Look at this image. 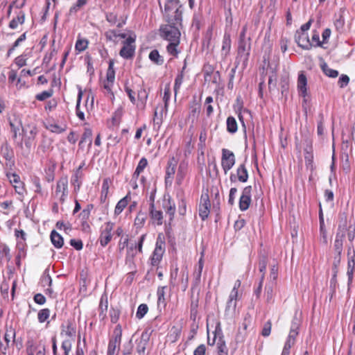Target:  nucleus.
Returning a JSON list of instances; mask_svg holds the SVG:
<instances>
[{"label":"nucleus","mask_w":355,"mask_h":355,"mask_svg":"<svg viewBox=\"0 0 355 355\" xmlns=\"http://www.w3.org/2000/svg\"><path fill=\"white\" fill-rule=\"evenodd\" d=\"M181 8L182 5L179 0H166L164 15L167 22H172V21H176V23L182 22V11Z\"/></svg>","instance_id":"1"},{"label":"nucleus","mask_w":355,"mask_h":355,"mask_svg":"<svg viewBox=\"0 0 355 355\" xmlns=\"http://www.w3.org/2000/svg\"><path fill=\"white\" fill-rule=\"evenodd\" d=\"M182 22L176 23V21L168 22L167 24L163 25L160 28V35L162 37L169 42L180 41V27Z\"/></svg>","instance_id":"2"},{"label":"nucleus","mask_w":355,"mask_h":355,"mask_svg":"<svg viewBox=\"0 0 355 355\" xmlns=\"http://www.w3.org/2000/svg\"><path fill=\"white\" fill-rule=\"evenodd\" d=\"M60 336L63 339L62 349L63 350L71 349L72 344L75 341L76 329L70 322L62 326Z\"/></svg>","instance_id":"3"},{"label":"nucleus","mask_w":355,"mask_h":355,"mask_svg":"<svg viewBox=\"0 0 355 355\" xmlns=\"http://www.w3.org/2000/svg\"><path fill=\"white\" fill-rule=\"evenodd\" d=\"M67 195L68 179L67 177H62L57 182L54 196L60 203H63Z\"/></svg>","instance_id":"4"},{"label":"nucleus","mask_w":355,"mask_h":355,"mask_svg":"<svg viewBox=\"0 0 355 355\" xmlns=\"http://www.w3.org/2000/svg\"><path fill=\"white\" fill-rule=\"evenodd\" d=\"M236 162L235 155L231 150L223 148L221 157V166L225 174L234 166Z\"/></svg>","instance_id":"5"},{"label":"nucleus","mask_w":355,"mask_h":355,"mask_svg":"<svg viewBox=\"0 0 355 355\" xmlns=\"http://www.w3.org/2000/svg\"><path fill=\"white\" fill-rule=\"evenodd\" d=\"M135 36L130 35L123 42V46L119 52V55L125 58L129 59L133 57L135 51Z\"/></svg>","instance_id":"6"},{"label":"nucleus","mask_w":355,"mask_h":355,"mask_svg":"<svg viewBox=\"0 0 355 355\" xmlns=\"http://www.w3.org/2000/svg\"><path fill=\"white\" fill-rule=\"evenodd\" d=\"M300 320L296 318H293L290 332L285 342L284 348L290 350V349L294 345L295 343V338L298 335V329L300 327Z\"/></svg>","instance_id":"7"},{"label":"nucleus","mask_w":355,"mask_h":355,"mask_svg":"<svg viewBox=\"0 0 355 355\" xmlns=\"http://www.w3.org/2000/svg\"><path fill=\"white\" fill-rule=\"evenodd\" d=\"M6 176L13 186L15 192L19 196H24L25 193L24 184L21 181L20 177L15 173H8Z\"/></svg>","instance_id":"8"},{"label":"nucleus","mask_w":355,"mask_h":355,"mask_svg":"<svg viewBox=\"0 0 355 355\" xmlns=\"http://www.w3.org/2000/svg\"><path fill=\"white\" fill-rule=\"evenodd\" d=\"M165 252V243L159 237L156 241L155 248L151 257V263L157 266L162 259V256Z\"/></svg>","instance_id":"9"},{"label":"nucleus","mask_w":355,"mask_h":355,"mask_svg":"<svg viewBox=\"0 0 355 355\" xmlns=\"http://www.w3.org/2000/svg\"><path fill=\"white\" fill-rule=\"evenodd\" d=\"M15 338V331L12 328L6 329L4 336L3 342L0 344V351L2 354H6L8 349L10 345H13Z\"/></svg>","instance_id":"10"},{"label":"nucleus","mask_w":355,"mask_h":355,"mask_svg":"<svg viewBox=\"0 0 355 355\" xmlns=\"http://www.w3.org/2000/svg\"><path fill=\"white\" fill-rule=\"evenodd\" d=\"M210 207L211 204L208 194L207 193L202 194L199 205V216L202 220H205L207 218L210 212Z\"/></svg>","instance_id":"11"},{"label":"nucleus","mask_w":355,"mask_h":355,"mask_svg":"<svg viewBox=\"0 0 355 355\" xmlns=\"http://www.w3.org/2000/svg\"><path fill=\"white\" fill-rule=\"evenodd\" d=\"M113 228V223L107 222L104 225L103 230H102L99 237L100 243L103 247L107 245L111 241L112 237V232Z\"/></svg>","instance_id":"12"},{"label":"nucleus","mask_w":355,"mask_h":355,"mask_svg":"<svg viewBox=\"0 0 355 355\" xmlns=\"http://www.w3.org/2000/svg\"><path fill=\"white\" fill-rule=\"evenodd\" d=\"M338 232L343 233V237L347 236L349 242H352L355 237V227L353 225H347L346 218L340 220Z\"/></svg>","instance_id":"13"},{"label":"nucleus","mask_w":355,"mask_h":355,"mask_svg":"<svg viewBox=\"0 0 355 355\" xmlns=\"http://www.w3.org/2000/svg\"><path fill=\"white\" fill-rule=\"evenodd\" d=\"M348 263H347V275L348 276V284H351L353 279L354 270L355 268V251L354 250L353 245H350L348 246Z\"/></svg>","instance_id":"14"},{"label":"nucleus","mask_w":355,"mask_h":355,"mask_svg":"<svg viewBox=\"0 0 355 355\" xmlns=\"http://www.w3.org/2000/svg\"><path fill=\"white\" fill-rule=\"evenodd\" d=\"M252 187H245L242 192L239 199V208L241 211H245L248 209L251 202Z\"/></svg>","instance_id":"15"},{"label":"nucleus","mask_w":355,"mask_h":355,"mask_svg":"<svg viewBox=\"0 0 355 355\" xmlns=\"http://www.w3.org/2000/svg\"><path fill=\"white\" fill-rule=\"evenodd\" d=\"M295 39L298 46L304 49L309 50L313 45L311 43L309 36L306 33L296 32Z\"/></svg>","instance_id":"16"},{"label":"nucleus","mask_w":355,"mask_h":355,"mask_svg":"<svg viewBox=\"0 0 355 355\" xmlns=\"http://www.w3.org/2000/svg\"><path fill=\"white\" fill-rule=\"evenodd\" d=\"M148 97V92L144 87H141L137 91L136 98V103L135 104L139 109L144 110L147 99Z\"/></svg>","instance_id":"17"},{"label":"nucleus","mask_w":355,"mask_h":355,"mask_svg":"<svg viewBox=\"0 0 355 355\" xmlns=\"http://www.w3.org/2000/svg\"><path fill=\"white\" fill-rule=\"evenodd\" d=\"M150 219L153 224L161 225L163 223V214L160 210H157L153 204L150 205Z\"/></svg>","instance_id":"18"},{"label":"nucleus","mask_w":355,"mask_h":355,"mask_svg":"<svg viewBox=\"0 0 355 355\" xmlns=\"http://www.w3.org/2000/svg\"><path fill=\"white\" fill-rule=\"evenodd\" d=\"M306 85H307V79L306 76L304 74L302 71H301L298 75L297 78V89L299 93L305 96L306 94Z\"/></svg>","instance_id":"19"},{"label":"nucleus","mask_w":355,"mask_h":355,"mask_svg":"<svg viewBox=\"0 0 355 355\" xmlns=\"http://www.w3.org/2000/svg\"><path fill=\"white\" fill-rule=\"evenodd\" d=\"M130 200V196L128 194L124 198L121 199L116 204L114 209V214L119 215L123 209L127 207L129 201Z\"/></svg>","instance_id":"20"},{"label":"nucleus","mask_w":355,"mask_h":355,"mask_svg":"<svg viewBox=\"0 0 355 355\" xmlns=\"http://www.w3.org/2000/svg\"><path fill=\"white\" fill-rule=\"evenodd\" d=\"M231 49V38L229 34L225 33L223 36L221 54L224 56H227Z\"/></svg>","instance_id":"21"},{"label":"nucleus","mask_w":355,"mask_h":355,"mask_svg":"<svg viewBox=\"0 0 355 355\" xmlns=\"http://www.w3.org/2000/svg\"><path fill=\"white\" fill-rule=\"evenodd\" d=\"M304 159L305 164L307 168H309L311 171L313 170V155L312 152L311 147H309L305 148L304 150Z\"/></svg>","instance_id":"22"},{"label":"nucleus","mask_w":355,"mask_h":355,"mask_svg":"<svg viewBox=\"0 0 355 355\" xmlns=\"http://www.w3.org/2000/svg\"><path fill=\"white\" fill-rule=\"evenodd\" d=\"M51 240L53 245L56 248H61L64 244V240L62 236L56 231L53 230L51 233Z\"/></svg>","instance_id":"23"},{"label":"nucleus","mask_w":355,"mask_h":355,"mask_svg":"<svg viewBox=\"0 0 355 355\" xmlns=\"http://www.w3.org/2000/svg\"><path fill=\"white\" fill-rule=\"evenodd\" d=\"M25 20V14L24 12L20 11L17 16L13 18L9 24L10 28L12 29H15L18 27L19 24H23Z\"/></svg>","instance_id":"24"},{"label":"nucleus","mask_w":355,"mask_h":355,"mask_svg":"<svg viewBox=\"0 0 355 355\" xmlns=\"http://www.w3.org/2000/svg\"><path fill=\"white\" fill-rule=\"evenodd\" d=\"M238 179L241 182H247L248 179V173L244 164L240 165L237 168Z\"/></svg>","instance_id":"25"},{"label":"nucleus","mask_w":355,"mask_h":355,"mask_svg":"<svg viewBox=\"0 0 355 355\" xmlns=\"http://www.w3.org/2000/svg\"><path fill=\"white\" fill-rule=\"evenodd\" d=\"M137 254V246L136 245H130L127 249V254L125 257V263L126 264H132L133 263L134 257Z\"/></svg>","instance_id":"26"},{"label":"nucleus","mask_w":355,"mask_h":355,"mask_svg":"<svg viewBox=\"0 0 355 355\" xmlns=\"http://www.w3.org/2000/svg\"><path fill=\"white\" fill-rule=\"evenodd\" d=\"M92 132L90 129H86L82 136L81 140L79 143V146L80 147L83 146L84 143H88L89 147L92 146Z\"/></svg>","instance_id":"27"},{"label":"nucleus","mask_w":355,"mask_h":355,"mask_svg":"<svg viewBox=\"0 0 355 355\" xmlns=\"http://www.w3.org/2000/svg\"><path fill=\"white\" fill-rule=\"evenodd\" d=\"M237 122L234 117L229 116L227 119V130L230 133H235L237 131Z\"/></svg>","instance_id":"28"},{"label":"nucleus","mask_w":355,"mask_h":355,"mask_svg":"<svg viewBox=\"0 0 355 355\" xmlns=\"http://www.w3.org/2000/svg\"><path fill=\"white\" fill-rule=\"evenodd\" d=\"M110 188V180L108 179H105L103 182L102 189H101V200L102 202H105L107 198Z\"/></svg>","instance_id":"29"},{"label":"nucleus","mask_w":355,"mask_h":355,"mask_svg":"<svg viewBox=\"0 0 355 355\" xmlns=\"http://www.w3.org/2000/svg\"><path fill=\"white\" fill-rule=\"evenodd\" d=\"M45 127L47 130H50L52 132L60 134L65 131V128L59 125L57 123H47L45 125Z\"/></svg>","instance_id":"30"},{"label":"nucleus","mask_w":355,"mask_h":355,"mask_svg":"<svg viewBox=\"0 0 355 355\" xmlns=\"http://www.w3.org/2000/svg\"><path fill=\"white\" fill-rule=\"evenodd\" d=\"M148 164V161L145 157H143L140 159L136 170L133 174V178H137L140 173L144 171V169L146 167Z\"/></svg>","instance_id":"31"},{"label":"nucleus","mask_w":355,"mask_h":355,"mask_svg":"<svg viewBox=\"0 0 355 355\" xmlns=\"http://www.w3.org/2000/svg\"><path fill=\"white\" fill-rule=\"evenodd\" d=\"M0 259H6L8 261L11 259L10 248L4 243H0Z\"/></svg>","instance_id":"32"},{"label":"nucleus","mask_w":355,"mask_h":355,"mask_svg":"<svg viewBox=\"0 0 355 355\" xmlns=\"http://www.w3.org/2000/svg\"><path fill=\"white\" fill-rule=\"evenodd\" d=\"M149 59L157 64H162L164 63L163 58L159 55L157 50H153L150 53Z\"/></svg>","instance_id":"33"},{"label":"nucleus","mask_w":355,"mask_h":355,"mask_svg":"<svg viewBox=\"0 0 355 355\" xmlns=\"http://www.w3.org/2000/svg\"><path fill=\"white\" fill-rule=\"evenodd\" d=\"M176 160L174 157L171 159L168 162V167L166 169V178H171L175 172Z\"/></svg>","instance_id":"34"},{"label":"nucleus","mask_w":355,"mask_h":355,"mask_svg":"<svg viewBox=\"0 0 355 355\" xmlns=\"http://www.w3.org/2000/svg\"><path fill=\"white\" fill-rule=\"evenodd\" d=\"M167 289L166 286H161L157 289V303L158 305H165V294L166 290Z\"/></svg>","instance_id":"35"},{"label":"nucleus","mask_w":355,"mask_h":355,"mask_svg":"<svg viewBox=\"0 0 355 355\" xmlns=\"http://www.w3.org/2000/svg\"><path fill=\"white\" fill-rule=\"evenodd\" d=\"M179 43L180 41L177 42L175 41L170 42V44L166 47L168 53L173 56H177L179 53L177 49Z\"/></svg>","instance_id":"36"},{"label":"nucleus","mask_w":355,"mask_h":355,"mask_svg":"<svg viewBox=\"0 0 355 355\" xmlns=\"http://www.w3.org/2000/svg\"><path fill=\"white\" fill-rule=\"evenodd\" d=\"M250 49V44L247 43L245 40H240L239 46V53H245L247 55L249 54V51Z\"/></svg>","instance_id":"37"},{"label":"nucleus","mask_w":355,"mask_h":355,"mask_svg":"<svg viewBox=\"0 0 355 355\" xmlns=\"http://www.w3.org/2000/svg\"><path fill=\"white\" fill-rule=\"evenodd\" d=\"M322 69L323 72L329 77L336 78L338 76V71L329 68L325 63L322 65Z\"/></svg>","instance_id":"38"},{"label":"nucleus","mask_w":355,"mask_h":355,"mask_svg":"<svg viewBox=\"0 0 355 355\" xmlns=\"http://www.w3.org/2000/svg\"><path fill=\"white\" fill-rule=\"evenodd\" d=\"M171 96V89L169 85H166L164 88V93L163 96V101L164 102V109L165 110V113L167 112L168 107V101Z\"/></svg>","instance_id":"39"},{"label":"nucleus","mask_w":355,"mask_h":355,"mask_svg":"<svg viewBox=\"0 0 355 355\" xmlns=\"http://www.w3.org/2000/svg\"><path fill=\"white\" fill-rule=\"evenodd\" d=\"M217 353L218 355H227L228 353L225 343L221 339L217 343Z\"/></svg>","instance_id":"40"},{"label":"nucleus","mask_w":355,"mask_h":355,"mask_svg":"<svg viewBox=\"0 0 355 355\" xmlns=\"http://www.w3.org/2000/svg\"><path fill=\"white\" fill-rule=\"evenodd\" d=\"M26 38V33H23L19 36V37L15 42L12 46L10 48L8 51V55L10 56L12 53L15 51V49L19 46V44L24 42Z\"/></svg>","instance_id":"41"},{"label":"nucleus","mask_w":355,"mask_h":355,"mask_svg":"<svg viewBox=\"0 0 355 355\" xmlns=\"http://www.w3.org/2000/svg\"><path fill=\"white\" fill-rule=\"evenodd\" d=\"M122 330L120 325H117L114 330V338L111 341L120 345L121 340Z\"/></svg>","instance_id":"42"},{"label":"nucleus","mask_w":355,"mask_h":355,"mask_svg":"<svg viewBox=\"0 0 355 355\" xmlns=\"http://www.w3.org/2000/svg\"><path fill=\"white\" fill-rule=\"evenodd\" d=\"M50 315V311L49 309H44L39 311L37 314L38 320L40 322H44Z\"/></svg>","instance_id":"43"},{"label":"nucleus","mask_w":355,"mask_h":355,"mask_svg":"<svg viewBox=\"0 0 355 355\" xmlns=\"http://www.w3.org/2000/svg\"><path fill=\"white\" fill-rule=\"evenodd\" d=\"M87 46L88 42L87 40L79 39L76 41L75 48L76 51L81 52L85 51L87 49Z\"/></svg>","instance_id":"44"},{"label":"nucleus","mask_w":355,"mask_h":355,"mask_svg":"<svg viewBox=\"0 0 355 355\" xmlns=\"http://www.w3.org/2000/svg\"><path fill=\"white\" fill-rule=\"evenodd\" d=\"M340 236H342L341 234H336L334 241V249L339 256L342 252L343 245V243L340 239Z\"/></svg>","instance_id":"45"},{"label":"nucleus","mask_w":355,"mask_h":355,"mask_svg":"<svg viewBox=\"0 0 355 355\" xmlns=\"http://www.w3.org/2000/svg\"><path fill=\"white\" fill-rule=\"evenodd\" d=\"M146 219V214L143 212H139L135 220V225L138 227H141L144 225Z\"/></svg>","instance_id":"46"},{"label":"nucleus","mask_w":355,"mask_h":355,"mask_svg":"<svg viewBox=\"0 0 355 355\" xmlns=\"http://www.w3.org/2000/svg\"><path fill=\"white\" fill-rule=\"evenodd\" d=\"M83 92L81 90L79 91L78 95V99H77V103H76V114L78 117L81 119H85V115L84 113L80 110V103L82 98Z\"/></svg>","instance_id":"47"},{"label":"nucleus","mask_w":355,"mask_h":355,"mask_svg":"<svg viewBox=\"0 0 355 355\" xmlns=\"http://www.w3.org/2000/svg\"><path fill=\"white\" fill-rule=\"evenodd\" d=\"M148 306L145 304H141L139 306L137 309V311L136 313V316L139 319H141L148 312Z\"/></svg>","instance_id":"48"},{"label":"nucleus","mask_w":355,"mask_h":355,"mask_svg":"<svg viewBox=\"0 0 355 355\" xmlns=\"http://www.w3.org/2000/svg\"><path fill=\"white\" fill-rule=\"evenodd\" d=\"M113 66H114V62L112 60H110V63H109V67H108L107 71V80L112 81V82L114 81V78H115L114 70Z\"/></svg>","instance_id":"49"},{"label":"nucleus","mask_w":355,"mask_h":355,"mask_svg":"<svg viewBox=\"0 0 355 355\" xmlns=\"http://www.w3.org/2000/svg\"><path fill=\"white\" fill-rule=\"evenodd\" d=\"M125 92L128 96L130 102L135 105L136 103L135 92L127 85L125 86Z\"/></svg>","instance_id":"50"},{"label":"nucleus","mask_w":355,"mask_h":355,"mask_svg":"<svg viewBox=\"0 0 355 355\" xmlns=\"http://www.w3.org/2000/svg\"><path fill=\"white\" fill-rule=\"evenodd\" d=\"M119 344L110 341L107 348V355H115L116 349L119 347Z\"/></svg>","instance_id":"51"},{"label":"nucleus","mask_w":355,"mask_h":355,"mask_svg":"<svg viewBox=\"0 0 355 355\" xmlns=\"http://www.w3.org/2000/svg\"><path fill=\"white\" fill-rule=\"evenodd\" d=\"M183 82V75L179 74L175 80V84H174V91H175V96H176L178 91L180 89L182 84Z\"/></svg>","instance_id":"52"},{"label":"nucleus","mask_w":355,"mask_h":355,"mask_svg":"<svg viewBox=\"0 0 355 355\" xmlns=\"http://www.w3.org/2000/svg\"><path fill=\"white\" fill-rule=\"evenodd\" d=\"M53 94L51 90L49 91H44L36 95V99L38 101H44L48 98H50Z\"/></svg>","instance_id":"53"},{"label":"nucleus","mask_w":355,"mask_h":355,"mask_svg":"<svg viewBox=\"0 0 355 355\" xmlns=\"http://www.w3.org/2000/svg\"><path fill=\"white\" fill-rule=\"evenodd\" d=\"M10 125L11 127V130L14 134V137H17V132L19 130V122L17 119H15L13 121H10Z\"/></svg>","instance_id":"54"},{"label":"nucleus","mask_w":355,"mask_h":355,"mask_svg":"<svg viewBox=\"0 0 355 355\" xmlns=\"http://www.w3.org/2000/svg\"><path fill=\"white\" fill-rule=\"evenodd\" d=\"M15 64L19 67H22L26 64V55H21L15 58Z\"/></svg>","instance_id":"55"},{"label":"nucleus","mask_w":355,"mask_h":355,"mask_svg":"<svg viewBox=\"0 0 355 355\" xmlns=\"http://www.w3.org/2000/svg\"><path fill=\"white\" fill-rule=\"evenodd\" d=\"M266 296L268 303L273 302V289L271 286L266 288Z\"/></svg>","instance_id":"56"},{"label":"nucleus","mask_w":355,"mask_h":355,"mask_svg":"<svg viewBox=\"0 0 355 355\" xmlns=\"http://www.w3.org/2000/svg\"><path fill=\"white\" fill-rule=\"evenodd\" d=\"M56 227L60 230L63 229L65 232H68L71 230V226L69 223H64L62 221L57 222Z\"/></svg>","instance_id":"57"},{"label":"nucleus","mask_w":355,"mask_h":355,"mask_svg":"<svg viewBox=\"0 0 355 355\" xmlns=\"http://www.w3.org/2000/svg\"><path fill=\"white\" fill-rule=\"evenodd\" d=\"M266 266H267V259H266V257H263L260 259L259 263V271L262 273V275L263 274L265 275Z\"/></svg>","instance_id":"58"},{"label":"nucleus","mask_w":355,"mask_h":355,"mask_svg":"<svg viewBox=\"0 0 355 355\" xmlns=\"http://www.w3.org/2000/svg\"><path fill=\"white\" fill-rule=\"evenodd\" d=\"M107 21L112 25H114L117 21V15L114 12H108L106 14Z\"/></svg>","instance_id":"59"},{"label":"nucleus","mask_w":355,"mask_h":355,"mask_svg":"<svg viewBox=\"0 0 355 355\" xmlns=\"http://www.w3.org/2000/svg\"><path fill=\"white\" fill-rule=\"evenodd\" d=\"M313 45V46H320L322 45V42L320 41L319 34L318 33H314L311 37V42Z\"/></svg>","instance_id":"60"},{"label":"nucleus","mask_w":355,"mask_h":355,"mask_svg":"<svg viewBox=\"0 0 355 355\" xmlns=\"http://www.w3.org/2000/svg\"><path fill=\"white\" fill-rule=\"evenodd\" d=\"M70 244L77 250H80L83 247L81 240L71 239Z\"/></svg>","instance_id":"61"},{"label":"nucleus","mask_w":355,"mask_h":355,"mask_svg":"<svg viewBox=\"0 0 355 355\" xmlns=\"http://www.w3.org/2000/svg\"><path fill=\"white\" fill-rule=\"evenodd\" d=\"M271 322L270 321H268L265 323L264 327L262 330V335L263 336H268L271 331Z\"/></svg>","instance_id":"62"},{"label":"nucleus","mask_w":355,"mask_h":355,"mask_svg":"<svg viewBox=\"0 0 355 355\" xmlns=\"http://www.w3.org/2000/svg\"><path fill=\"white\" fill-rule=\"evenodd\" d=\"M105 37L107 40L115 42L118 37V33L115 31H108L105 33Z\"/></svg>","instance_id":"63"},{"label":"nucleus","mask_w":355,"mask_h":355,"mask_svg":"<svg viewBox=\"0 0 355 355\" xmlns=\"http://www.w3.org/2000/svg\"><path fill=\"white\" fill-rule=\"evenodd\" d=\"M206 347L205 345H200L193 352L194 355H205Z\"/></svg>","instance_id":"64"}]
</instances>
